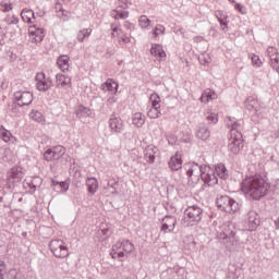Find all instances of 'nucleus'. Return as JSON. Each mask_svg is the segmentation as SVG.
<instances>
[{
	"label": "nucleus",
	"instance_id": "7c9ffc66",
	"mask_svg": "<svg viewBox=\"0 0 279 279\" xmlns=\"http://www.w3.org/2000/svg\"><path fill=\"white\" fill-rule=\"evenodd\" d=\"M22 20L24 23H34L32 19H36V13L31 9H23L21 12Z\"/></svg>",
	"mask_w": 279,
	"mask_h": 279
},
{
	"label": "nucleus",
	"instance_id": "58836bf2",
	"mask_svg": "<svg viewBox=\"0 0 279 279\" xmlns=\"http://www.w3.org/2000/svg\"><path fill=\"white\" fill-rule=\"evenodd\" d=\"M150 102H151L150 108L160 109V96L158 94H151L150 95Z\"/></svg>",
	"mask_w": 279,
	"mask_h": 279
},
{
	"label": "nucleus",
	"instance_id": "c9c22d12",
	"mask_svg": "<svg viewBox=\"0 0 279 279\" xmlns=\"http://www.w3.org/2000/svg\"><path fill=\"white\" fill-rule=\"evenodd\" d=\"M138 23L142 29H149L151 27V20H149L147 15H142L138 20Z\"/></svg>",
	"mask_w": 279,
	"mask_h": 279
},
{
	"label": "nucleus",
	"instance_id": "0eeeda50",
	"mask_svg": "<svg viewBox=\"0 0 279 279\" xmlns=\"http://www.w3.org/2000/svg\"><path fill=\"white\" fill-rule=\"evenodd\" d=\"M245 144L243 142V134L229 135L228 151L233 156H239L243 151Z\"/></svg>",
	"mask_w": 279,
	"mask_h": 279
},
{
	"label": "nucleus",
	"instance_id": "6e6552de",
	"mask_svg": "<svg viewBox=\"0 0 279 279\" xmlns=\"http://www.w3.org/2000/svg\"><path fill=\"white\" fill-rule=\"evenodd\" d=\"M49 247L56 258H66L69 256V247L63 240H52Z\"/></svg>",
	"mask_w": 279,
	"mask_h": 279
},
{
	"label": "nucleus",
	"instance_id": "c756f323",
	"mask_svg": "<svg viewBox=\"0 0 279 279\" xmlns=\"http://www.w3.org/2000/svg\"><path fill=\"white\" fill-rule=\"evenodd\" d=\"M111 16L116 21H119V19L125 20L128 16H130V12L121 9V7H118L117 9L111 11Z\"/></svg>",
	"mask_w": 279,
	"mask_h": 279
},
{
	"label": "nucleus",
	"instance_id": "8fccbe9b",
	"mask_svg": "<svg viewBox=\"0 0 279 279\" xmlns=\"http://www.w3.org/2000/svg\"><path fill=\"white\" fill-rule=\"evenodd\" d=\"M118 36H119V40H122L124 43V45H128V43H130V37H128V35L124 32H122L121 29H120V33L118 34Z\"/></svg>",
	"mask_w": 279,
	"mask_h": 279
},
{
	"label": "nucleus",
	"instance_id": "bb28decb",
	"mask_svg": "<svg viewBox=\"0 0 279 279\" xmlns=\"http://www.w3.org/2000/svg\"><path fill=\"white\" fill-rule=\"evenodd\" d=\"M86 186L88 193H90V195H95V193H97V190L99 189V182L97 181V178H88L86 180Z\"/></svg>",
	"mask_w": 279,
	"mask_h": 279
},
{
	"label": "nucleus",
	"instance_id": "052dcab7",
	"mask_svg": "<svg viewBox=\"0 0 279 279\" xmlns=\"http://www.w3.org/2000/svg\"><path fill=\"white\" fill-rule=\"evenodd\" d=\"M235 10H238V12H241V14H245V12H243V5H241V3H235Z\"/></svg>",
	"mask_w": 279,
	"mask_h": 279
},
{
	"label": "nucleus",
	"instance_id": "09e8293b",
	"mask_svg": "<svg viewBox=\"0 0 279 279\" xmlns=\"http://www.w3.org/2000/svg\"><path fill=\"white\" fill-rule=\"evenodd\" d=\"M270 66L274 69V71H277V73H279V57L270 60Z\"/></svg>",
	"mask_w": 279,
	"mask_h": 279
},
{
	"label": "nucleus",
	"instance_id": "3c124183",
	"mask_svg": "<svg viewBox=\"0 0 279 279\" xmlns=\"http://www.w3.org/2000/svg\"><path fill=\"white\" fill-rule=\"evenodd\" d=\"M1 10L2 12H10V10H12V4L8 3V2H1Z\"/></svg>",
	"mask_w": 279,
	"mask_h": 279
},
{
	"label": "nucleus",
	"instance_id": "bf43d9fd",
	"mask_svg": "<svg viewBox=\"0 0 279 279\" xmlns=\"http://www.w3.org/2000/svg\"><path fill=\"white\" fill-rule=\"evenodd\" d=\"M76 38H77L78 43H84V38H86V37L84 36L83 32L80 31Z\"/></svg>",
	"mask_w": 279,
	"mask_h": 279
},
{
	"label": "nucleus",
	"instance_id": "473e14b6",
	"mask_svg": "<svg viewBox=\"0 0 279 279\" xmlns=\"http://www.w3.org/2000/svg\"><path fill=\"white\" fill-rule=\"evenodd\" d=\"M256 104V99L252 96L247 97L244 101L245 108L248 112H257Z\"/></svg>",
	"mask_w": 279,
	"mask_h": 279
},
{
	"label": "nucleus",
	"instance_id": "f03ea898",
	"mask_svg": "<svg viewBox=\"0 0 279 279\" xmlns=\"http://www.w3.org/2000/svg\"><path fill=\"white\" fill-rule=\"evenodd\" d=\"M183 169L187 175L189 186H195L204 178V173L210 169L207 166H201L197 162H187L183 166Z\"/></svg>",
	"mask_w": 279,
	"mask_h": 279
},
{
	"label": "nucleus",
	"instance_id": "b1692460",
	"mask_svg": "<svg viewBox=\"0 0 279 279\" xmlns=\"http://www.w3.org/2000/svg\"><path fill=\"white\" fill-rule=\"evenodd\" d=\"M71 58H69L68 54H61L58 59H57V65L58 68L63 72L66 73V71H69V62H70Z\"/></svg>",
	"mask_w": 279,
	"mask_h": 279
},
{
	"label": "nucleus",
	"instance_id": "ddd939ff",
	"mask_svg": "<svg viewBox=\"0 0 279 279\" xmlns=\"http://www.w3.org/2000/svg\"><path fill=\"white\" fill-rule=\"evenodd\" d=\"M258 226H260V216L255 210H251L247 214V221H246V230L248 232H256L258 230Z\"/></svg>",
	"mask_w": 279,
	"mask_h": 279
},
{
	"label": "nucleus",
	"instance_id": "1a4fd4ad",
	"mask_svg": "<svg viewBox=\"0 0 279 279\" xmlns=\"http://www.w3.org/2000/svg\"><path fill=\"white\" fill-rule=\"evenodd\" d=\"M35 86L39 93H47L53 86V80L47 76L45 72H38L35 76Z\"/></svg>",
	"mask_w": 279,
	"mask_h": 279
},
{
	"label": "nucleus",
	"instance_id": "cd10ccee",
	"mask_svg": "<svg viewBox=\"0 0 279 279\" xmlns=\"http://www.w3.org/2000/svg\"><path fill=\"white\" fill-rule=\"evenodd\" d=\"M202 181L205 184H208L209 186H215V184L219 182V179L213 172L205 171V173L203 174Z\"/></svg>",
	"mask_w": 279,
	"mask_h": 279
},
{
	"label": "nucleus",
	"instance_id": "a878e982",
	"mask_svg": "<svg viewBox=\"0 0 279 279\" xmlns=\"http://www.w3.org/2000/svg\"><path fill=\"white\" fill-rule=\"evenodd\" d=\"M151 56H155L157 60H165L167 58V52L162 49V46L156 44L150 48Z\"/></svg>",
	"mask_w": 279,
	"mask_h": 279
},
{
	"label": "nucleus",
	"instance_id": "f704fd0d",
	"mask_svg": "<svg viewBox=\"0 0 279 279\" xmlns=\"http://www.w3.org/2000/svg\"><path fill=\"white\" fill-rule=\"evenodd\" d=\"M29 117L33 119V121H36L37 123H43L45 121V117L43 113L36 109H33L29 112Z\"/></svg>",
	"mask_w": 279,
	"mask_h": 279
},
{
	"label": "nucleus",
	"instance_id": "72a5a7b5",
	"mask_svg": "<svg viewBox=\"0 0 279 279\" xmlns=\"http://www.w3.org/2000/svg\"><path fill=\"white\" fill-rule=\"evenodd\" d=\"M215 169H216V173H217V175H219V178H221L222 180L228 179V169L226 168V165L218 163Z\"/></svg>",
	"mask_w": 279,
	"mask_h": 279
},
{
	"label": "nucleus",
	"instance_id": "4d7b16f0",
	"mask_svg": "<svg viewBox=\"0 0 279 279\" xmlns=\"http://www.w3.org/2000/svg\"><path fill=\"white\" fill-rule=\"evenodd\" d=\"M111 29L113 33L119 32V34H121V29H119V23L111 24Z\"/></svg>",
	"mask_w": 279,
	"mask_h": 279
},
{
	"label": "nucleus",
	"instance_id": "e2e57ef3",
	"mask_svg": "<svg viewBox=\"0 0 279 279\" xmlns=\"http://www.w3.org/2000/svg\"><path fill=\"white\" fill-rule=\"evenodd\" d=\"M51 182H52V186H53L54 191L58 190V185L60 184V181L52 179Z\"/></svg>",
	"mask_w": 279,
	"mask_h": 279
},
{
	"label": "nucleus",
	"instance_id": "e433bc0d",
	"mask_svg": "<svg viewBox=\"0 0 279 279\" xmlns=\"http://www.w3.org/2000/svg\"><path fill=\"white\" fill-rule=\"evenodd\" d=\"M122 241H118L113 246H112V252L118 254L119 258H125V252L121 251L123 250L122 246Z\"/></svg>",
	"mask_w": 279,
	"mask_h": 279
},
{
	"label": "nucleus",
	"instance_id": "5fc2aeb1",
	"mask_svg": "<svg viewBox=\"0 0 279 279\" xmlns=\"http://www.w3.org/2000/svg\"><path fill=\"white\" fill-rule=\"evenodd\" d=\"M81 32H83V36H84L85 38H88V36H90L93 29H90V28H84V29H81Z\"/></svg>",
	"mask_w": 279,
	"mask_h": 279
},
{
	"label": "nucleus",
	"instance_id": "a211bd4d",
	"mask_svg": "<svg viewBox=\"0 0 279 279\" xmlns=\"http://www.w3.org/2000/svg\"><path fill=\"white\" fill-rule=\"evenodd\" d=\"M156 156H158V147L154 145H148L144 149V158L149 165H154L156 162Z\"/></svg>",
	"mask_w": 279,
	"mask_h": 279
},
{
	"label": "nucleus",
	"instance_id": "de8ad7c7",
	"mask_svg": "<svg viewBox=\"0 0 279 279\" xmlns=\"http://www.w3.org/2000/svg\"><path fill=\"white\" fill-rule=\"evenodd\" d=\"M251 60L253 62V66H262L263 65V61H260V57H258L256 54H252Z\"/></svg>",
	"mask_w": 279,
	"mask_h": 279
},
{
	"label": "nucleus",
	"instance_id": "774afa93",
	"mask_svg": "<svg viewBox=\"0 0 279 279\" xmlns=\"http://www.w3.org/2000/svg\"><path fill=\"white\" fill-rule=\"evenodd\" d=\"M275 228H276V230H279V218L277 220H275Z\"/></svg>",
	"mask_w": 279,
	"mask_h": 279
},
{
	"label": "nucleus",
	"instance_id": "49530a36",
	"mask_svg": "<svg viewBox=\"0 0 279 279\" xmlns=\"http://www.w3.org/2000/svg\"><path fill=\"white\" fill-rule=\"evenodd\" d=\"M21 107H19V104L14 100L11 105H9L10 112H13V114H21Z\"/></svg>",
	"mask_w": 279,
	"mask_h": 279
},
{
	"label": "nucleus",
	"instance_id": "4468645a",
	"mask_svg": "<svg viewBox=\"0 0 279 279\" xmlns=\"http://www.w3.org/2000/svg\"><path fill=\"white\" fill-rule=\"evenodd\" d=\"M178 223V218L172 215H167L161 219L160 231L167 234V232H173L175 230V225Z\"/></svg>",
	"mask_w": 279,
	"mask_h": 279
},
{
	"label": "nucleus",
	"instance_id": "7ed1b4c3",
	"mask_svg": "<svg viewBox=\"0 0 279 279\" xmlns=\"http://www.w3.org/2000/svg\"><path fill=\"white\" fill-rule=\"evenodd\" d=\"M218 239L225 241L228 250H236L239 246V236H236L234 226L232 225H225L218 234Z\"/></svg>",
	"mask_w": 279,
	"mask_h": 279
},
{
	"label": "nucleus",
	"instance_id": "13d9d810",
	"mask_svg": "<svg viewBox=\"0 0 279 279\" xmlns=\"http://www.w3.org/2000/svg\"><path fill=\"white\" fill-rule=\"evenodd\" d=\"M201 101L202 104H208V101H210V98H208V96H206V94L204 93L201 97Z\"/></svg>",
	"mask_w": 279,
	"mask_h": 279
},
{
	"label": "nucleus",
	"instance_id": "603ef678",
	"mask_svg": "<svg viewBox=\"0 0 279 279\" xmlns=\"http://www.w3.org/2000/svg\"><path fill=\"white\" fill-rule=\"evenodd\" d=\"M5 276V262L0 259V279H3Z\"/></svg>",
	"mask_w": 279,
	"mask_h": 279
},
{
	"label": "nucleus",
	"instance_id": "2eb2a0df",
	"mask_svg": "<svg viewBox=\"0 0 279 279\" xmlns=\"http://www.w3.org/2000/svg\"><path fill=\"white\" fill-rule=\"evenodd\" d=\"M109 129L114 134H121L123 130H125V122L121 119V117H117L116 114H112L108 121Z\"/></svg>",
	"mask_w": 279,
	"mask_h": 279
},
{
	"label": "nucleus",
	"instance_id": "0e129e2a",
	"mask_svg": "<svg viewBox=\"0 0 279 279\" xmlns=\"http://www.w3.org/2000/svg\"><path fill=\"white\" fill-rule=\"evenodd\" d=\"M0 40H5V33L2 27H0Z\"/></svg>",
	"mask_w": 279,
	"mask_h": 279
},
{
	"label": "nucleus",
	"instance_id": "37998d69",
	"mask_svg": "<svg viewBox=\"0 0 279 279\" xmlns=\"http://www.w3.org/2000/svg\"><path fill=\"white\" fill-rule=\"evenodd\" d=\"M108 189H111L110 191L111 195H119V192L117 191V186H119V183L117 181H109L107 183Z\"/></svg>",
	"mask_w": 279,
	"mask_h": 279
},
{
	"label": "nucleus",
	"instance_id": "a19ab883",
	"mask_svg": "<svg viewBox=\"0 0 279 279\" xmlns=\"http://www.w3.org/2000/svg\"><path fill=\"white\" fill-rule=\"evenodd\" d=\"M58 193H66L69 191V183L66 181H60V183L57 186Z\"/></svg>",
	"mask_w": 279,
	"mask_h": 279
},
{
	"label": "nucleus",
	"instance_id": "6e6d98bb",
	"mask_svg": "<svg viewBox=\"0 0 279 279\" xmlns=\"http://www.w3.org/2000/svg\"><path fill=\"white\" fill-rule=\"evenodd\" d=\"M123 27H125L126 29H129L130 32H132V29H134V24H132V23L125 21Z\"/></svg>",
	"mask_w": 279,
	"mask_h": 279
},
{
	"label": "nucleus",
	"instance_id": "aec40b11",
	"mask_svg": "<svg viewBox=\"0 0 279 279\" xmlns=\"http://www.w3.org/2000/svg\"><path fill=\"white\" fill-rule=\"evenodd\" d=\"M102 90H108L111 95H117L119 90V83L114 81V78H108L102 85Z\"/></svg>",
	"mask_w": 279,
	"mask_h": 279
},
{
	"label": "nucleus",
	"instance_id": "f8f14e48",
	"mask_svg": "<svg viewBox=\"0 0 279 279\" xmlns=\"http://www.w3.org/2000/svg\"><path fill=\"white\" fill-rule=\"evenodd\" d=\"M227 128L230 130L229 136H239L243 131V120H236L234 117H227Z\"/></svg>",
	"mask_w": 279,
	"mask_h": 279
},
{
	"label": "nucleus",
	"instance_id": "c85d7f7f",
	"mask_svg": "<svg viewBox=\"0 0 279 279\" xmlns=\"http://www.w3.org/2000/svg\"><path fill=\"white\" fill-rule=\"evenodd\" d=\"M75 114L78 119H86V117H90V114H93V111L90 110V108H87L84 105H80L75 109Z\"/></svg>",
	"mask_w": 279,
	"mask_h": 279
},
{
	"label": "nucleus",
	"instance_id": "f3484780",
	"mask_svg": "<svg viewBox=\"0 0 279 279\" xmlns=\"http://www.w3.org/2000/svg\"><path fill=\"white\" fill-rule=\"evenodd\" d=\"M196 137H198L199 141H208L210 138V129L206 123H198L196 126Z\"/></svg>",
	"mask_w": 279,
	"mask_h": 279
},
{
	"label": "nucleus",
	"instance_id": "39448f33",
	"mask_svg": "<svg viewBox=\"0 0 279 279\" xmlns=\"http://www.w3.org/2000/svg\"><path fill=\"white\" fill-rule=\"evenodd\" d=\"M216 206L222 213H236L241 208V204H239L234 198L228 195L218 196L216 199Z\"/></svg>",
	"mask_w": 279,
	"mask_h": 279
},
{
	"label": "nucleus",
	"instance_id": "69168bd1",
	"mask_svg": "<svg viewBox=\"0 0 279 279\" xmlns=\"http://www.w3.org/2000/svg\"><path fill=\"white\" fill-rule=\"evenodd\" d=\"M108 104H117V97H114V96L109 97Z\"/></svg>",
	"mask_w": 279,
	"mask_h": 279
},
{
	"label": "nucleus",
	"instance_id": "c03bdc74",
	"mask_svg": "<svg viewBox=\"0 0 279 279\" xmlns=\"http://www.w3.org/2000/svg\"><path fill=\"white\" fill-rule=\"evenodd\" d=\"M165 29L166 28L161 24H158L157 26H155V28L153 29L154 38H158L160 34H165Z\"/></svg>",
	"mask_w": 279,
	"mask_h": 279
},
{
	"label": "nucleus",
	"instance_id": "338daca9",
	"mask_svg": "<svg viewBox=\"0 0 279 279\" xmlns=\"http://www.w3.org/2000/svg\"><path fill=\"white\" fill-rule=\"evenodd\" d=\"M110 255L113 259L119 258V253H116V251H111Z\"/></svg>",
	"mask_w": 279,
	"mask_h": 279
},
{
	"label": "nucleus",
	"instance_id": "5701e85b",
	"mask_svg": "<svg viewBox=\"0 0 279 279\" xmlns=\"http://www.w3.org/2000/svg\"><path fill=\"white\" fill-rule=\"evenodd\" d=\"M215 16L218 23H220L223 32H226V29H228V13L225 11L218 10L215 12Z\"/></svg>",
	"mask_w": 279,
	"mask_h": 279
},
{
	"label": "nucleus",
	"instance_id": "ea45409f",
	"mask_svg": "<svg viewBox=\"0 0 279 279\" xmlns=\"http://www.w3.org/2000/svg\"><path fill=\"white\" fill-rule=\"evenodd\" d=\"M147 117L149 119H158V117H160V109H157V107H150L147 111Z\"/></svg>",
	"mask_w": 279,
	"mask_h": 279
},
{
	"label": "nucleus",
	"instance_id": "9b49d317",
	"mask_svg": "<svg viewBox=\"0 0 279 279\" xmlns=\"http://www.w3.org/2000/svg\"><path fill=\"white\" fill-rule=\"evenodd\" d=\"M66 154V148L62 145L54 146L52 148H48L44 153V160L47 162H51V160H60Z\"/></svg>",
	"mask_w": 279,
	"mask_h": 279
},
{
	"label": "nucleus",
	"instance_id": "20e7f679",
	"mask_svg": "<svg viewBox=\"0 0 279 279\" xmlns=\"http://www.w3.org/2000/svg\"><path fill=\"white\" fill-rule=\"evenodd\" d=\"M202 217H204V209L197 205L189 206L184 210V223L187 227L197 226L202 221Z\"/></svg>",
	"mask_w": 279,
	"mask_h": 279
},
{
	"label": "nucleus",
	"instance_id": "423d86ee",
	"mask_svg": "<svg viewBox=\"0 0 279 279\" xmlns=\"http://www.w3.org/2000/svg\"><path fill=\"white\" fill-rule=\"evenodd\" d=\"M23 178H25V172H23L22 167H13L7 172V183L5 186L9 189V191H13V189H16L19 184L23 181Z\"/></svg>",
	"mask_w": 279,
	"mask_h": 279
},
{
	"label": "nucleus",
	"instance_id": "f257e3e1",
	"mask_svg": "<svg viewBox=\"0 0 279 279\" xmlns=\"http://www.w3.org/2000/svg\"><path fill=\"white\" fill-rule=\"evenodd\" d=\"M242 191L245 195L251 197L254 202L263 199L269 191V184L265 182L263 177H248L242 182Z\"/></svg>",
	"mask_w": 279,
	"mask_h": 279
},
{
	"label": "nucleus",
	"instance_id": "680f3d73",
	"mask_svg": "<svg viewBox=\"0 0 279 279\" xmlns=\"http://www.w3.org/2000/svg\"><path fill=\"white\" fill-rule=\"evenodd\" d=\"M183 142L184 143H191V132H186V137L185 138H183Z\"/></svg>",
	"mask_w": 279,
	"mask_h": 279
},
{
	"label": "nucleus",
	"instance_id": "2f4dec72",
	"mask_svg": "<svg viewBox=\"0 0 279 279\" xmlns=\"http://www.w3.org/2000/svg\"><path fill=\"white\" fill-rule=\"evenodd\" d=\"M132 123L135 125V128H141L142 125H145V114L141 112H136L132 116Z\"/></svg>",
	"mask_w": 279,
	"mask_h": 279
},
{
	"label": "nucleus",
	"instance_id": "864d4df0",
	"mask_svg": "<svg viewBox=\"0 0 279 279\" xmlns=\"http://www.w3.org/2000/svg\"><path fill=\"white\" fill-rule=\"evenodd\" d=\"M205 95L208 97V99H217V94L215 90L205 92Z\"/></svg>",
	"mask_w": 279,
	"mask_h": 279
},
{
	"label": "nucleus",
	"instance_id": "6ab92c4d",
	"mask_svg": "<svg viewBox=\"0 0 279 279\" xmlns=\"http://www.w3.org/2000/svg\"><path fill=\"white\" fill-rule=\"evenodd\" d=\"M40 184H43V179L40 177H35L23 182L24 189H29V193H36V190Z\"/></svg>",
	"mask_w": 279,
	"mask_h": 279
},
{
	"label": "nucleus",
	"instance_id": "393cba45",
	"mask_svg": "<svg viewBox=\"0 0 279 279\" xmlns=\"http://www.w3.org/2000/svg\"><path fill=\"white\" fill-rule=\"evenodd\" d=\"M0 138H2L4 143H16V137H14L9 130L3 128V125L0 126Z\"/></svg>",
	"mask_w": 279,
	"mask_h": 279
},
{
	"label": "nucleus",
	"instance_id": "a18cd8bd",
	"mask_svg": "<svg viewBox=\"0 0 279 279\" xmlns=\"http://www.w3.org/2000/svg\"><path fill=\"white\" fill-rule=\"evenodd\" d=\"M267 56L270 60H274V58H279L278 49H276L275 47H268Z\"/></svg>",
	"mask_w": 279,
	"mask_h": 279
},
{
	"label": "nucleus",
	"instance_id": "9d476101",
	"mask_svg": "<svg viewBox=\"0 0 279 279\" xmlns=\"http://www.w3.org/2000/svg\"><path fill=\"white\" fill-rule=\"evenodd\" d=\"M13 97L19 108H25V106H32L34 101V94L32 92L19 90L13 94Z\"/></svg>",
	"mask_w": 279,
	"mask_h": 279
},
{
	"label": "nucleus",
	"instance_id": "4c0bfd02",
	"mask_svg": "<svg viewBox=\"0 0 279 279\" xmlns=\"http://www.w3.org/2000/svg\"><path fill=\"white\" fill-rule=\"evenodd\" d=\"M122 250L126 254L134 252V244L130 240H122Z\"/></svg>",
	"mask_w": 279,
	"mask_h": 279
},
{
	"label": "nucleus",
	"instance_id": "412c9836",
	"mask_svg": "<svg viewBox=\"0 0 279 279\" xmlns=\"http://www.w3.org/2000/svg\"><path fill=\"white\" fill-rule=\"evenodd\" d=\"M71 88V77L64 74H57L56 75V87L57 88Z\"/></svg>",
	"mask_w": 279,
	"mask_h": 279
},
{
	"label": "nucleus",
	"instance_id": "79ce46f5",
	"mask_svg": "<svg viewBox=\"0 0 279 279\" xmlns=\"http://www.w3.org/2000/svg\"><path fill=\"white\" fill-rule=\"evenodd\" d=\"M206 121H208V123L217 124V123H219V116H217V113H213V112L207 113Z\"/></svg>",
	"mask_w": 279,
	"mask_h": 279
},
{
	"label": "nucleus",
	"instance_id": "4be33fe9",
	"mask_svg": "<svg viewBox=\"0 0 279 279\" xmlns=\"http://www.w3.org/2000/svg\"><path fill=\"white\" fill-rule=\"evenodd\" d=\"M168 165L171 171H180L182 169V156L177 153L170 158Z\"/></svg>",
	"mask_w": 279,
	"mask_h": 279
},
{
	"label": "nucleus",
	"instance_id": "dca6fc26",
	"mask_svg": "<svg viewBox=\"0 0 279 279\" xmlns=\"http://www.w3.org/2000/svg\"><path fill=\"white\" fill-rule=\"evenodd\" d=\"M29 39L32 43H43L45 38V28L37 27L36 25L28 28Z\"/></svg>",
	"mask_w": 279,
	"mask_h": 279
}]
</instances>
